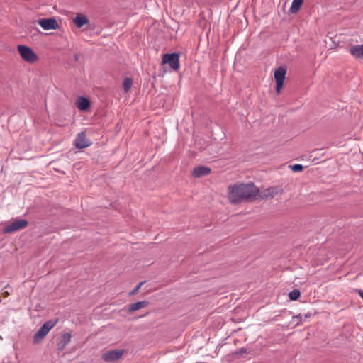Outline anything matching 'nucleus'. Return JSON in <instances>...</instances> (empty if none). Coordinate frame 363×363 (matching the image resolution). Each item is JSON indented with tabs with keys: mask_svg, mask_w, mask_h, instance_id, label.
<instances>
[{
	"mask_svg": "<svg viewBox=\"0 0 363 363\" xmlns=\"http://www.w3.org/2000/svg\"><path fill=\"white\" fill-rule=\"evenodd\" d=\"M259 189L254 183H240L233 186L228 195V200L232 203H237L244 200H252L257 197Z\"/></svg>",
	"mask_w": 363,
	"mask_h": 363,
	"instance_id": "nucleus-1",
	"label": "nucleus"
},
{
	"mask_svg": "<svg viewBox=\"0 0 363 363\" xmlns=\"http://www.w3.org/2000/svg\"><path fill=\"white\" fill-rule=\"evenodd\" d=\"M17 50L21 58L28 63L33 64L38 60V55L27 45H18Z\"/></svg>",
	"mask_w": 363,
	"mask_h": 363,
	"instance_id": "nucleus-2",
	"label": "nucleus"
},
{
	"mask_svg": "<svg viewBox=\"0 0 363 363\" xmlns=\"http://www.w3.org/2000/svg\"><path fill=\"white\" fill-rule=\"evenodd\" d=\"M57 323V320H49L45 322L42 327L38 330V332L34 335V342L38 343L41 341L46 335L49 333V331L55 327V325Z\"/></svg>",
	"mask_w": 363,
	"mask_h": 363,
	"instance_id": "nucleus-3",
	"label": "nucleus"
},
{
	"mask_svg": "<svg viewBox=\"0 0 363 363\" xmlns=\"http://www.w3.org/2000/svg\"><path fill=\"white\" fill-rule=\"evenodd\" d=\"M286 69L284 67H279L274 71V79L276 81V92L279 94L286 77Z\"/></svg>",
	"mask_w": 363,
	"mask_h": 363,
	"instance_id": "nucleus-4",
	"label": "nucleus"
},
{
	"mask_svg": "<svg viewBox=\"0 0 363 363\" xmlns=\"http://www.w3.org/2000/svg\"><path fill=\"white\" fill-rule=\"evenodd\" d=\"M179 58L177 53L164 54L162 57V64H169L172 69L177 71L179 68Z\"/></svg>",
	"mask_w": 363,
	"mask_h": 363,
	"instance_id": "nucleus-5",
	"label": "nucleus"
},
{
	"mask_svg": "<svg viewBox=\"0 0 363 363\" xmlns=\"http://www.w3.org/2000/svg\"><path fill=\"white\" fill-rule=\"evenodd\" d=\"M28 225V221L24 219L16 220L7 224L4 228V233H9L25 228Z\"/></svg>",
	"mask_w": 363,
	"mask_h": 363,
	"instance_id": "nucleus-6",
	"label": "nucleus"
},
{
	"mask_svg": "<svg viewBox=\"0 0 363 363\" xmlns=\"http://www.w3.org/2000/svg\"><path fill=\"white\" fill-rule=\"evenodd\" d=\"M125 350H110L104 354H103L101 359L106 362H114L120 358L124 354Z\"/></svg>",
	"mask_w": 363,
	"mask_h": 363,
	"instance_id": "nucleus-7",
	"label": "nucleus"
},
{
	"mask_svg": "<svg viewBox=\"0 0 363 363\" xmlns=\"http://www.w3.org/2000/svg\"><path fill=\"white\" fill-rule=\"evenodd\" d=\"M39 26L45 30H55L58 28V23L53 18H43L38 21Z\"/></svg>",
	"mask_w": 363,
	"mask_h": 363,
	"instance_id": "nucleus-8",
	"label": "nucleus"
},
{
	"mask_svg": "<svg viewBox=\"0 0 363 363\" xmlns=\"http://www.w3.org/2000/svg\"><path fill=\"white\" fill-rule=\"evenodd\" d=\"M91 145L89 140L86 138L84 132H81L77 134L75 140L74 145L78 149H83L89 147Z\"/></svg>",
	"mask_w": 363,
	"mask_h": 363,
	"instance_id": "nucleus-9",
	"label": "nucleus"
},
{
	"mask_svg": "<svg viewBox=\"0 0 363 363\" xmlns=\"http://www.w3.org/2000/svg\"><path fill=\"white\" fill-rule=\"evenodd\" d=\"M211 173V169L205 166H199L194 168L192 171V174L196 178H199L202 176L208 175Z\"/></svg>",
	"mask_w": 363,
	"mask_h": 363,
	"instance_id": "nucleus-10",
	"label": "nucleus"
},
{
	"mask_svg": "<svg viewBox=\"0 0 363 363\" xmlns=\"http://www.w3.org/2000/svg\"><path fill=\"white\" fill-rule=\"evenodd\" d=\"M76 106L80 111H86L90 106L89 100L84 96L79 97L76 101Z\"/></svg>",
	"mask_w": 363,
	"mask_h": 363,
	"instance_id": "nucleus-11",
	"label": "nucleus"
},
{
	"mask_svg": "<svg viewBox=\"0 0 363 363\" xmlns=\"http://www.w3.org/2000/svg\"><path fill=\"white\" fill-rule=\"evenodd\" d=\"M149 306V302L147 301H141L134 303H132L128 306V311L130 313H133L134 311L140 310L142 308H146Z\"/></svg>",
	"mask_w": 363,
	"mask_h": 363,
	"instance_id": "nucleus-12",
	"label": "nucleus"
},
{
	"mask_svg": "<svg viewBox=\"0 0 363 363\" xmlns=\"http://www.w3.org/2000/svg\"><path fill=\"white\" fill-rule=\"evenodd\" d=\"M350 53L355 58H363V44L352 46Z\"/></svg>",
	"mask_w": 363,
	"mask_h": 363,
	"instance_id": "nucleus-13",
	"label": "nucleus"
},
{
	"mask_svg": "<svg viewBox=\"0 0 363 363\" xmlns=\"http://www.w3.org/2000/svg\"><path fill=\"white\" fill-rule=\"evenodd\" d=\"M73 21L77 28H82L89 23L88 18L82 14H78Z\"/></svg>",
	"mask_w": 363,
	"mask_h": 363,
	"instance_id": "nucleus-14",
	"label": "nucleus"
},
{
	"mask_svg": "<svg viewBox=\"0 0 363 363\" xmlns=\"http://www.w3.org/2000/svg\"><path fill=\"white\" fill-rule=\"evenodd\" d=\"M304 0H293L291 6L290 8V12L291 13H296L301 8Z\"/></svg>",
	"mask_w": 363,
	"mask_h": 363,
	"instance_id": "nucleus-15",
	"label": "nucleus"
},
{
	"mask_svg": "<svg viewBox=\"0 0 363 363\" xmlns=\"http://www.w3.org/2000/svg\"><path fill=\"white\" fill-rule=\"evenodd\" d=\"M133 82L130 78H125L123 83V86L124 91L125 93L128 92L132 86Z\"/></svg>",
	"mask_w": 363,
	"mask_h": 363,
	"instance_id": "nucleus-16",
	"label": "nucleus"
},
{
	"mask_svg": "<svg viewBox=\"0 0 363 363\" xmlns=\"http://www.w3.org/2000/svg\"><path fill=\"white\" fill-rule=\"evenodd\" d=\"M301 296V292L298 289H294L289 294V297L291 301L297 300Z\"/></svg>",
	"mask_w": 363,
	"mask_h": 363,
	"instance_id": "nucleus-17",
	"label": "nucleus"
},
{
	"mask_svg": "<svg viewBox=\"0 0 363 363\" xmlns=\"http://www.w3.org/2000/svg\"><path fill=\"white\" fill-rule=\"evenodd\" d=\"M71 340V335L69 333H64L62 335L61 342L63 343V347L66 345L68 342H69Z\"/></svg>",
	"mask_w": 363,
	"mask_h": 363,
	"instance_id": "nucleus-18",
	"label": "nucleus"
},
{
	"mask_svg": "<svg viewBox=\"0 0 363 363\" xmlns=\"http://www.w3.org/2000/svg\"><path fill=\"white\" fill-rule=\"evenodd\" d=\"M144 283V281L140 282L131 291L129 292L128 296H132L136 294Z\"/></svg>",
	"mask_w": 363,
	"mask_h": 363,
	"instance_id": "nucleus-19",
	"label": "nucleus"
},
{
	"mask_svg": "<svg viewBox=\"0 0 363 363\" xmlns=\"http://www.w3.org/2000/svg\"><path fill=\"white\" fill-rule=\"evenodd\" d=\"M289 167H290L291 169V170H293L294 172H301L303 169V165L299 164L289 166Z\"/></svg>",
	"mask_w": 363,
	"mask_h": 363,
	"instance_id": "nucleus-20",
	"label": "nucleus"
},
{
	"mask_svg": "<svg viewBox=\"0 0 363 363\" xmlns=\"http://www.w3.org/2000/svg\"><path fill=\"white\" fill-rule=\"evenodd\" d=\"M267 191L268 194L266 195L267 196H269L271 197H273L274 196L275 193L274 191V189H269Z\"/></svg>",
	"mask_w": 363,
	"mask_h": 363,
	"instance_id": "nucleus-21",
	"label": "nucleus"
},
{
	"mask_svg": "<svg viewBox=\"0 0 363 363\" xmlns=\"http://www.w3.org/2000/svg\"><path fill=\"white\" fill-rule=\"evenodd\" d=\"M359 295L363 299V291L359 290Z\"/></svg>",
	"mask_w": 363,
	"mask_h": 363,
	"instance_id": "nucleus-22",
	"label": "nucleus"
},
{
	"mask_svg": "<svg viewBox=\"0 0 363 363\" xmlns=\"http://www.w3.org/2000/svg\"><path fill=\"white\" fill-rule=\"evenodd\" d=\"M294 318H297V319H302V315H298L297 316H294Z\"/></svg>",
	"mask_w": 363,
	"mask_h": 363,
	"instance_id": "nucleus-23",
	"label": "nucleus"
},
{
	"mask_svg": "<svg viewBox=\"0 0 363 363\" xmlns=\"http://www.w3.org/2000/svg\"><path fill=\"white\" fill-rule=\"evenodd\" d=\"M241 352H246V350H244V349L242 348V349H241Z\"/></svg>",
	"mask_w": 363,
	"mask_h": 363,
	"instance_id": "nucleus-24",
	"label": "nucleus"
},
{
	"mask_svg": "<svg viewBox=\"0 0 363 363\" xmlns=\"http://www.w3.org/2000/svg\"><path fill=\"white\" fill-rule=\"evenodd\" d=\"M304 317H305V318H308V315H304Z\"/></svg>",
	"mask_w": 363,
	"mask_h": 363,
	"instance_id": "nucleus-25",
	"label": "nucleus"
}]
</instances>
